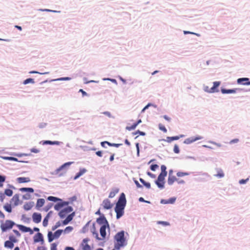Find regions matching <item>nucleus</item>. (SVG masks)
<instances>
[{"label":"nucleus","instance_id":"nucleus-1","mask_svg":"<svg viewBox=\"0 0 250 250\" xmlns=\"http://www.w3.org/2000/svg\"><path fill=\"white\" fill-rule=\"evenodd\" d=\"M125 232L124 230L117 233L114 236V243L115 250H119L121 248L125 246L127 242L125 236Z\"/></svg>","mask_w":250,"mask_h":250},{"label":"nucleus","instance_id":"nucleus-2","mask_svg":"<svg viewBox=\"0 0 250 250\" xmlns=\"http://www.w3.org/2000/svg\"><path fill=\"white\" fill-rule=\"evenodd\" d=\"M126 202L125 194L124 193H122L115 208V211L116 213V218L117 219L120 218L123 215L124 213V210L126 205Z\"/></svg>","mask_w":250,"mask_h":250},{"label":"nucleus","instance_id":"nucleus-3","mask_svg":"<svg viewBox=\"0 0 250 250\" xmlns=\"http://www.w3.org/2000/svg\"><path fill=\"white\" fill-rule=\"evenodd\" d=\"M173 171L172 169H170L168 172V177L167 179V183L169 185H172L175 182H177L178 184H184L185 181L183 180L177 178L173 174Z\"/></svg>","mask_w":250,"mask_h":250},{"label":"nucleus","instance_id":"nucleus-4","mask_svg":"<svg viewBox=\"0 0 250 250\" xmlns=\"http://www.w3.org/2000/svg\"><path fill=\"white\" fill-rule=\"evenodd\" d=\"M62 231L63 230L62 229L57 230L54 233H53L51 231H49L47 234L48 242H51L53 240L59 238Z\"/></svg>","mask_w":250,"mask_h":250},{"label":"nucleus","instance_id":"nucleus-5","mask_svg":"<svg viewBox=\"0 0 250 250\" xmlns=\"http://www.w3.org/2000/svg\"><path fill=\"white\" fill-rule=\"evenodd\" d=\"M15 225V223L11 220H6L5 222L0 226L2 231H5L7 229L12 228Z\"/></svg>","mask_w":250,"mask_h":250},{"label":"nucleus","instance_id":"nucleus-6","mask_svg":"<svg viewBox=\"0 0 250 250\" xmlns=\"http://www.w3.org/2000/svg\"><path fill=\"white\" fill-rule=\"evenodd\" d=\"M73 208L71 207L67 206V207L62 209L59 213L61 218L65 217L68 214L72 211Z\"/></svg>","mask_w":250,"mask_h":250},{"label":"nucleus","instance_id":"nucleus-7","mask_svg":"<svg viewBox=\"0 0 250 250\" xmlns=\"http://www.w3.org/2000/svg\"><path fill=\"white\" fill-rule=\"evenodd\" d=\"M101 206L104 209H109L112 208L113 204L111 203L109 199H105L103 201Z\"/></svg>","mask_w":250,"mask_h":250},{"label":"nucleus","instance_id":"nucleus-8","mask_svg":"<svg viewBox=\"0 0 250 250\" xmlns=\"http://www.w3.org/2000/svg\"><path fill=\"white\" fill-rule=\"evenodd\" d=\"M202 138L201 136H197V137H191L188 138L186 139L184 141V143L186 144H190L196 141L201 140Z\"/></svg>","mask_w":250,"mask_h":250},{"label":"nucleus","instance_id":"nucleus-9","mask_svg":"<svg viewBox=\"0 0 250 250\" xmlns=\"http://www.w3.org/2000/svg\"><path fill=\"white\" fill-rule=\"evenodd\" d=\"M249 79L247 78H239L237 79V82L238 84L243 85H250V82L249 81Z\"/></svg>","mask_w":250,"mask_h":250},{"label":"nucleus","instance_id":"nucleus-10","mask_svg":"<svg viewBox=\"0 0 250 250\" xmlns=\"http://www.w3.org/2000/svg\"><path fill=\"white\" fill-rule=\"evenodd\" d=\"M34 242L35 243H37L39 242H42V243L43 242V236L41 233L38 232L34 236Z\"/></svg>","mask_w":250,"mask_h":250},{"label":"nucleus","instance_id":"nucleus-11","mask_svg":"<svg viewBox=\"0 0 250 250\" xmlns=\"http://www.w3.org/2000/svg\"><path fill=\"white\" fill-rule=\"evenodd\" d=\"M88 241L87 239H84L83 240L81 244L83 250H91L90 246L87 244Z\"/></svg>","mask_w":250,"mask_h":250},{"label":"nucleus","instance_id":"nucleus-12","mask_svg":"<svg viewBox=\"0 0 250 250\" xmlns=\"http://www.w3.org/2000/svg\"><path fill=\"white\" fill-rule=\"evenodd\" d=\"M18 227L19 229L23 232H29L30 234H32L33 233V230L30 228L26 227L21 225H19Z\"/></svg>","mask_w":250,"mask_h":250},{"label":"nucleus","instance_id":"nucleus-13","mask_svg":"<svg viewBox=\"0 0 250 250\" xmlns=\"http://www.w3.org/2000/svg\"><path fill=\"white\" fill-rule=\"evenodd\" d=\"M33 220L36 223H39L41 221L42 216L41 214L34 213L32 216Z\"/></svg>","mask_w":250,"mask_h":250},{"label":"nucleus","instance_id":"nucleus-14","mask_svg":"<svg viewBox=\"0 0 250 250\" xmlns=\"http://www.w3.org/2000/svg\"><path fill=\"white\" fill-rule=\"evenodd\" d=\"M10 203L13 205L14 206H17L19 203V195L15 194L12 198L11 199Z\"/></svg>","mask_w":250,"mask_h":250},{"label":"nucleus","instance_id":"nucleus-15","mask_svg":"<svg viewBox=\"0 0 250 250\" xmlns=\"http://www.w3.org/2000/svg\"><path fill=\"white\" fill-rule=\"evenodd\" d=\"M220 82H214L213 83V86L209 89V90L208 91L209 93H214L215 92H218V90H217L216 88L220 85Z\"/></svg>","mask_w":250,"mask_h":250},{"label":"nucleus","instance_id":"nucleus-16","mask_svg":"<svg viewBox=\"0 0 250 250\" xmlns=\"http://www.w3.org/2000/svg\"><path fill=\"white\" fill-rule=\"evenodd\" d=\"M108 227L107 225H103L100 228V232L102 239H104L106 236V228Z\"/></svg>","mask_w":250,"mask_h":250},{"label":"nucleus","instance_id":"nucleus-17","mask_svg":"<svg viewBox=\"0 0 250 250\" xmlns=\"http://www.w3.org/2000/svg\"><path fill=\"white\" fill-rule=\"evenodd\" d=\"M239 89L235 88L233 89H226L224 88L221 89V92L223 94H229V93H236Z\"/></svg>","mask_w":250,"mask_h":250},{"label":"nucleus","instance_id":"nucleus-18","mask_svg":"<svg viewBox=\"0 0 250 250\" xmlns=\"http://www.w3.org/2000/svg\"><path fill=\"white\" fill-rule=\"evenodd\" d=\"M30 181V179L29 177H18L17 178V181L19 183H28Z\"/></svg>","mask_w":250,"mask_h":250},{"label":"nucleus","instance_id":"nucleus-19","mask_svg":"<svg viewBox=\"0 0 250 250\" xmlns=\"http://www.w3.org/2000/svg\"><path fill=\"white\" fill-rule=\"evenodd\" d=\"M97 222L100 224H104V225H107V226H109L106 218L104 216H101L100 217L98 218L97 219Z\"/></svg>","mask_w":250,"mask_h":250},{"label":"nucleus","instance_id":"nucleus-20","mask_svg":"<svg viewBox=\"0 0 250 250\" xmlns=\"http://www.w3.org/2000/svg\"><path fill=\"white\" fill-rule=\"evenodd\" d=\"M45 203V200L44 199L41 198L37 200V203H36V208L37 209H39L40 208L42 207Z\"/></svg>","mask_w":250,"mask_h":250},{"label":"nucleus","instance_id":"nucleus-21","mask_svg":"<svg viewBox=\"0 0 250 250\" xmlns=\"http://www.w3.org/2000/svg\"><path fill=\"white\" fill-rule=\"evenodd\" d=\"M179 138H180V137H179L178 136H174V137H167L166 139H163V140L164 141H166L168 143H170L174 140H177L179 139Z\"/></svg>","mask_w":250,"mask_h":250},{"label":"nucleus","instance_id":"nucleus-22","mask_svg":"<svg viewBox=\"0 0 250 250\" xmlns=\"http://www.w3.org/2000/svg\"><path fill=\"white\" fill-rule=\"evenodd\" d=\"M73 216V213L68 215L66 218L63 221L62 224L64 225H67L69 222H70L72 219Z\"/></svg>","mask_w":250,"mask_h":250},{"label":"nucleus","instance_id":"nucleus-23","mask_svg":"<svg viewBox=\"0 0 250 250\" xmlns=\"http://www.w3.org/2000/svg\"><path fill=\"white\" fill-rule=\"evenodd\" d=\"M68 204V202H64L63 203H58L55 206V209L56 210H59L62 207H63L64 206H67Z\"/></svg>","mask_w":250,"mask_h":250},{"label":"nucleus","instance_id":"nucleus-24","mask_svg":"<svg viewBox=\"0 0 250 250\" xmlns=\"http://www.w3.org/2000/svg\"><path fill=\"white\" fill-rule=\"evenodd\" d=\"M61 143L59 141H45L43 142V145H59Z\"/></svg>","mask_w":250,"mask_h":250},{"label":"nucleus","instance_id":"nucleus-25","mask_svg":"<svg viewBox=\"0 0 250 250\" xmlns=\"http://www.w3.org/2000/svg\"><path fill=\"white\" fill-rule=\"evenodd\" d=\"M33 206V202H29L24 204L23 208L26 210H29L31 209Z\"/></svg>","mask_w":250,"mask_h":250},{"label":"nucleus","instance_id":"nucleus-26","mask_svg":"<svg viewBox=\"0 0 250 250\" xmlns=\"http://www.w3.org/2000/svg\"><path fill=\"white\" fill-rule=\"evenodd\" d=\"M4 246L6 248L12 249L14 247V244L10 241H6L4 243Z\"/></svg>","mask_w":250,"mask_h":250},{"label":"nucleus","instance_id":"nucleus-27","mask_svg":"<svg viewBox=\"0 0 250 250\" xmlns=\"http://www.w3.org/2000/svg\"><path fill=\"white\" fill-rule=\"evenodd\" d=\"M157 186L160 188H164L165 182L162 181H159V179H157L155 182Z\"/></svg>","mask_w":250,"mask_h":250},{"label":"nucleus","instance_id":"nucleus-28","mask_svg":"<svg viewBox=\"0 0 250 250\" xmlns=\"http://www.w3.org/2000/svg\"><path fill=\"white\" fill-rule=\"evenodd\" d=\"M215 176L218 178H222L224 176V173L222 169H219L217 170V174Z\"/></svg>","mask_w":250,"mask_h":250},{"label":"nucleus","instance_id":"nucleus-29","mask_svg":"<svg viewBox=\"0 0 250 250\" xmlns=\"http://www.w3.org/2000/svg\"><path fill=\"white\" fill-rule=\"evenodd\" d=\"M22 192L28 191L31 193L34 192V189L31 188H22L20 189Z\"/></svg>","mask_w":250,"mask_h":250},{"label":"nucleus","instance_id":"nucleus-30","mask_svg":"<svg viewBox=\"0 0 250 250\" xmlns=\"http://www.w3.org/2000/svg\"><path fill=\"white\" fill-rule=\"evenodd\" d=\"M86 172V170L85 169H82L80 170V171L77 173L74 178L75 179H77L83 174Z\"/></svg>","mask_w":250,"mask_h":250},{"label":"nucleus","instance_id":"nucleus-31","mask_svg":"<svg viewBox=\"0 0 250 250\" xmlns=\"http://www.w3.org/2000/svg\"><path fill=\"white\" fill-rule=\"evenodd\" d=\"M4 208L6 211L8 212H11L12 211L11 204H6V205H4Z\"/></svg>","mask_w":250,"mask_h":250},{"label":"nucleus","instance_id":"nucleus-32","mask_svg":"<svg viewBox=\"0 0 250 250\" xmlns=\"http://www.w3.org/2000/svg\"><path fill=\"white\" fill-rule=\"evenodd\" d=\"M47 200L50 201L57 202L58 201H62V200L60 198H58L54 196H49L47 198Z\"/></svg>","mask_w":250,"mask_h":250},{"label":"nucleus","instance_id":"nucleus-33","mask_svg":"<svg viewBox=\"0 0 250 250\" xmlns=\"http://www.w3.org/2000/svg\"><path fill=\"white\" fill-rule=\"evenodd\" d=\"M140 181L147 188H150L151 186H150V184L149 183H147V182H145V181L144 179H143L142 178H140Z\"/></svg>","mask_w":250,"mask_h":250},{"label":"nucleus","instance_id":"nucleus-34","mask_svg":"<svg viewBox=\"0 0 250 250\" xmlns=\"http://www.w3.org/2000/svg\"><path fill=\"white\" fill-rule=\"evenodd\" d=\"M72 162H68L64 164L63 165H62L61 167H60L57 170V172H59V171H61V170L63 169L66 166H69Z\"/></svg>","mask_w":250,"mask_h":250},{"label":"nucleus","instance_id":"nucleus-35","mask_svg":"<svg viewBox=\"0 0 250 250\" xmlns=\"http://www.w3.org/2000/svg\"><path fill=\"white\" fill-rule=\"evenodd\" d=\"M13 191L10 189H6L4 190V193L5 195L8 196H11L13 194Z\"/></svg>","mask_w":250,"mask_h":250},{"label":"nucleus","instance_id":"nucleus-36","mask_svg":"<svg viewBox=\"0 0 250 250\" xmlns=\"http://www.w3.org/2000/svg\"><path fill=\"white\" fill-rule=\"evenodd\" d=\"M35 83L34 79L32 78H28L24 80L23 82L24 84H26L29 83Z\"/></svg>","mask_w":250,"mask_h":250},{"label":"nucleus","instance_id":"nucleus-37","mask_svg":"<svg viewBox=\"0 0 250 250\" xmlns=\"http://www.w3.org/2000/svg\"><path fill=\"white\" fill-rule=\"evenodd\" d=\"M167 174H164V173H160L159 176H158V179H159V181H164V180H165V177L167 176Z\"/></svg>","mask_w":250,"mask_h":250},{"label":"nucleus","instance_id":"nucleus-38","mask_svg":"<svg viewBox=\"0 0 250 250\" xmlns=\"http://www.w3.org/2000/svg\"><path fill=\"white\" fill-rule=\"evenodd\" d=\"M176 175L178 177H183L185 176H187L189 175L188 172H178L176 173Z\"/></svg>","mask_w":250,"mask_h":250},{"label":"nucleus","instance_id":"nucleus-39","mask_svg":"<svg viewBox=\"0 0 250 250\" xmlns=\"http://www.w3.org/2000/svg\"><path fill=\"white\" fill-rule=\"evenodd\" d=\"M159 128L160 130L163 131L165 133H166L167 132V129H166L165 126L161 124H160L159 125Z\"/></svg>","mask_w":250,"mask_h":250},{"label":"nucleus","instance_id":"nucleus-40","mask_svg":"<svg viewBox=\"0 0 250 250\" xmlns=\"http://www.w3.org/2000/svg\"><path fill=\"white\" fill-rule=\"evenodd\" d=\"M118 190L111 191L109 194V196H108L109 198H113L115 196V195H116V194L117 193H118Z\"/></svg>","mask_w":250,"mask_h":250},{"label":"nucleus","instance_id":"nucleus-41","mask_svg":"<svg viewBox=\"0 0 250 250\" xmlns=\"http://www.w3.org/2000/svg\"><path fill=\"white\" fill-rule=\"evenodd\" d=\"M73 230V227L71 226L67 227L64 230H63L64 232L65 233H68L71 232Z\"/></svg>","mask_w":250,"mask_h":250},{"label":"nucleus","instance_id":"nucleus-42","mask_svg":"<svg viewBox=\"0 0 250 250\" xmlns=\"http://www.w3.org/2000/svg\"><path fill=\"white\" fill-rule=\"evenodd\" d=\"M136 126H137V125H136V124H135H135H133V125H132L131 126H126V130H129V131H130V130H132L134 129L136 127Z\"/></svg>","mask_w":250,"mask_h":250},{"label":"nucleus","instance_id":"nucleus-43","mask_svg":"<svg viewBox=\"0 0 250 250\" xmlns=\"http://www.w3.org/2000/svg\"><path fill=\"white\" fill-rule=\"evenodd\" d=\"M161 173H164L167 174V171H166L167 167L165 165H162L161 167Z\"/></svg>","mask_w":250,"mask_h":250},{"label":"nucleus","instance_id":"nucleus-44","mask_svg":"<svg viewBox=\"0 0 250 250\" xmlns=\"http://www.w3.org/2000/svg\"><path fill=\"white\" fill-rule=\"evenodd\" d=\"M48 216H46L43 221L42 225L44 227H46L48 225Z\"/></svg>","mask_w":250,"mask_h":250},{"label":"nucleus","instance_id":"nucleus-45","mask_svg":"<svg viewBox=\"0 0 250 250\" xmlns=\"http://www.w3.org/2000/svg\"><path fill=\"white\" fill-rule=\"evenodd\" d=\"M173 151L175 153H179L180 152L179 146L177 145H175L173 148Z\"/></svg>","mask_w":250,"mask_h":250},{"label":"nucleus","instance_id":"nucleus-46","mask_svg":"<svg viewBox=\"0 0 250 250\" xmlns=\"http://www.w3.org/2000/svg\"><path fill=\"white\" fill-rule=\"evenodd\" d=\"M176 199L175 198H171L169 199L166 201L165 203L167 204H173L175 202Z\"/></svg>","mask_w":250,"mask_h":250},{"label":"nucleus","instance_id":"nucleus-47","mask_svg":"<svg viewBox=\"0 0 250 250\" xmlns=\"http://www.w3.org/2000/svg\"><path fill=\"white\" fill-rule=\"evenodd\" d=\"M5 180V176L0 175V187H2L3 184H2Z\"/></svg>","mask_w":250,"mask_h":250},{"label":"nucleus","instance_id":"nucleus-48","mask_svg":"<svg viewBox=\"0 0 250 250\" xmlns=\"http://www.w3.org/2000/svg\"><path fill=\"white\" fill-rule=\"evenodd\" d=\"M157 224H161V225H163L165 226L170 225V224H169V223L168 222H166V221H158L157 222Z\"/></svg>","mask_w":250,"mask_h":250},{"label":"nucleus","instance_id":"nucleus-49","mask_svg":"<svg viewBox=\"0 0 250 250\" xmlns=\"http://www.w3.org/2000/svg\"><path fill=\"white\" fill-rule=\"evenodd\" d=\"M57 246L56 243H52L51 245L50 250H57Z\"/></svg>","mask_w":250,"mask_h":250},{"label":"nucleus","instance_id":"nucleus-50","mask_svg":"<svg viewBox=\"0 0 250 250\" xmlns=\"http://www.w3.org/2000/svg\"><path fill=\"white\" fill-rule=\"evenodd\" d=\"M158 167V166L156 164L152 165L150 166V169L152 171H155Z\"/></svg>","mask_w":250,"mask_h":250},{"label":"nucleus","instance_id":"nucleus-51","mask_svg":"<svg viewBox=\"0 0 250 250\" xmlns=\"http://www.w3.org/2000/svg\"><path fill=\"white\" fill-rule=\"evenodd\" d=\"M137 134H139L140 135L142 136H144L146 135V133L144 132H142L140 130H137L136 132L133 133L134 135H136Z\"/></svg>","mask_w":250,"mask_h":250},{"label":"nucleus","instance_id":"nucleus-52","mask_svg":"<svg viewBox=\"0 0 250 250\" xmlns=\"http://www.w3.org/2000/svg\"><path fill=\"white\" fill-rule=\"evenodd\" d=\"M5 194L4 193H0V201L2 202L5 198Z\"/></svg>","mask_w":250,"mask_h":250},{"label":"nucleus","instance_id":"nucleus-53","mask_svg":"<svg viewBox=\"0 0 250 250\" xmlns=\"http://www.w3.org/2000/svg\"><path fill=\"white\" fill-rule=\"evenodd\" d=\"M184 33L185 34H194V35H196L197 36H200L199 34H197V33H193V32H190V31H184Z\"/></svg>","mask_w":250,"mask_h":250},{"label":"nucleus","instance_id":"nucleus-54","mask_svg":"<svg viewBox=\"0 0 250 250\" xmlns=\"http://www.w3.org/2000/svg\"><path fill=\"white\" fill-rule=\"evenodd\" d=\"M70 78L69 77H63V78H61L59 79H57L55 80V81H62V80H70Z\"/></svg>","mask_w":250,"mask_h":250},{"label":"nucleus","instance_id":"nucleus-55","mask_svg":"<svg viewBox=\"0 0 250 250\" xmlns=\"http://www.w3.org/2000/svg\"><path fill=\"white\" fill-rule=\"evenodd\" d=\"M248 180H249V178H247L245 180L241 179L239 181V184H245Z\"/></svg>","mask_w":250,"mask_h":250},{"label":"nucleus","instance_id":"nucleus-56","mask_svg":"<svg viewBox=\"0 0 250 250\" xmlns=\"http://www.w3.org/2000/svg\"><path fill=\"white\" fill-rule=\"evenodd\" d=\"M31 151L32 152H34V153H39L40 152V150L39 149H38V148H33L31 149Z\"/></svg>","mask_w":250,"mask_h":250},{"label":"nucleus","instance_id":"nucleus-57","mask_svg":"<svg viewBox=\"0 0 250 250\" xmlns=\"http://www.w3.org/2000/svg\"><path fill=\"white\" fill-rule=\"evenodd\" d=\"M5 159H7V160H13V161H18L17 158H14V157H6Z\"/></svg>","mask_w":250,"mask_h":250},{"label":"nucleus","instance_id":"nucleus-58","mask_svg":"<svg viewBox=\"0 0 250 250\" xmlns=\"http://www.w3.org/2000/svg\"><path fill=\"white\" fill-rule=\"evenodd\" d=\"M60 225H61V224H60V222H58V223H56V225L52 228V230H55L58 227H60Z\"/></svg>","mask_w":250,"mask_h":250},{"label":"nucleus","instance_id":"nucleus-59","mask_svg":"<svg viewBox=\"0 0 250 250\" xmlns=\"http://www.w3.org/2000/svg\"><path fill=\"white\" fill-rule=\"evenodd\" d=\"M239 142L238 139H234L231 140L229 142L230 144L237 143Z\"/></svg>","mask_w":250,"mask_h":250},{"label":"nucleus","instance_id":"nucleus-60","mask_svg":"<svg viewBox=\"0 0 250 250\" xmlns=\"http://www.w3.org/2000/svg\"><path fill=\"white\" fill-rule=\"evenodd\" d=\"M106 116H108V117L110 118L111 117V115L110 113L108 111H105L103 113Z\"/></svg>","mask_w":250,"mask_h":250},{"label":"nucleus","instance_id":"nucleus-61","mask_svg":"<svg viewBox=\"0 0 250 250\" xmlns=\"http://www.w3.org/2000/svg\"><path fill=\"white\" fill-rule=\"evenodd\" d=\"M9 239L10 240V241L12 242L13 243L17 242L16 238L13 236H10L9 237Z\"/></svg>","mask_w":250,"mask_h":250},{"label":"nucleus","instance_id":"nucleus-62","mask_svg":"<svg viewBox=\"0 0 250 250\" xmlns=\"http://www.w3.org/2000/svg\"><path fill=\"white\" fill-rule=\"evenodd\" d=\"M79 92H81L82 93V95H83V96L87 95L86 92H85L84 91H83L82 89H80Z\"/></svg>","mask_w":250,"mask_h":250},{"label":"nucleus","instance_id":"nucleus-63","mask_svg":"<svg viewBox=\"0 0 250 250\" xmlns=\"http://www.w3.org/2000/svg\"><path fill=\"white\" fill-rule=\"evenodd\" d=\"M96 154L97 156H99V157H102V151H98L96 152Z\"/></svg>","mask_w":250,"mask_h":250},{"label":"nucleus","instance_id":"nucleus-64","mask_svg":"<svg viewBox=\"0 0 250 250\" xmlns=\"http://www.w3.org/2000/svg\"><path fill=\"white\" fill-rule=\"evenodd\" d=\"M64 250H75L72 247H66Z\"/></svg>","mask_w":250,"mask_h":250}]
</instances>
